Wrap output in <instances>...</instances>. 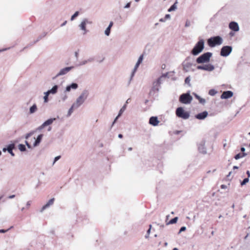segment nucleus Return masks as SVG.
I'll list each match as a JSON object with an SVG mask.
<instances>
[{
    "mask_svg": "<svg viewBox=\"0 0 250 250\" xmlns=\"http://www.w3.org/2000/svg\"><path fill=\"white\" fill-rule=\"evenodd\" d=\"M204 48V41L203 40H201L196 44L192 50L191 53L194 56L197 55L203 51Z\"/></svg>",
    "mask_w": 250,
    "mask_h": 250,
    "instance_id": "nucleus-1",
    "label": "nucleus"
},
{
    "mask_svg": "<svg viewBox=\"0 0 250 250\" xmlns=\"http://www.w3.org/2000/svg\"><path fill=\"white\" fill-rule=\"evenodd\" d=\"M88 92L86 91H83L81 95L78 98L76 103H75L72 106L70 110L73 108H76L79 106L81 105L84 101V100L87 98L88 96Z\"/></svg>",
    "mask_w": 250,
    "mask_h": 250,
    "instance_id": "nucleus-2",
    "label": "nucleus"
},
{
    "mask_svg": "<svg viewBox=\"0 0 250 250\" xmlns=\"http://www.w3.org/2000/svg\"><path fill=\"white\" fill-rule=\"evenodd\" d=\"M208 45L210 47L221 45L223 43V39L220 36H216L208 40Z\"/></svg>",
    "mask_w": 250,
    "mask_h": 250,
    "instance_id": "nucleus-3",
    "label": "nucleus"
},
{
    "mask_svg": "<svg viewBox=\"0 0 250 250\" xmlns=\"http://www.w3.org/2000/svg\"><path fill=\"white\" fill-rule=\"evenodd\" d=\"M212 56V53L210 52L205 53L196 59V62L198 63H206L209 61L210 57Z\"/></svg>",
    "mask_w": 250,
    "mask_h": 250,
    "instance_id": "nucleus-4",
    "label": "nucleus"
},
{
    "mask_svg": "<svg viewBox=\"0 0 250 250\" xmlns=\"http://www.w3.org/2000/svg\"><path fill=\"white\" fill-rule=\"evenodd\" d=\"M176 114L178 117L184 119H187L189 117V114L188 112L185 111L181 107L177 108Z\"/></svg>",
    "mask_w": 250,
    "mask_h": 250,
    "instance_id": "nucleus-5",
    "label": "nucleus"
},
{
    "mask_svg": "<svg viewBox=\"0 0 250 250\" xmlns=\"http://www.w3.org/2000/svg\"><path fill=\"white\" fill-rule=\"evenodd\" d=\"M192 100V97L188 93L182 94L179 98V101L183 104H188Z\"/></svg>",
    "mask_w": 250,
    "mask_h": 250,
    "instance_id": "nucleus-6",
    "label": "nucleus"
},
{
    "mask_svg": "<svg viewBox=\"0 0 250 250\" xmlns=\"http://www.w3.org/2000/svg\"><path fill=\"white\" fill-rule=\"evenodd\" d=\"M232 50V48L230 46H223L221 49L220 55L223 57H227L231 53Z\"/></svg>",
    "mask_w": 250,
    "mask_h": 250,
    "instance_id": "nucleus-7",
    "label": "nucleus"
},
{
    "mask_svg": "<svg viewBox=\"0 0 250 250\" xmlns=\"http://www.w3.org/2000/svg\"><path fill=\"white\" fill-rule=\"evenodd\" d=\"M197 68L200 70L212 71L214 69V67L211 64H207L204 65H199L197 67Z\"/></svg>",
    "mask_w": 250,
    "mask_h": 250,
    "instance_id": "nucleus-8",
    "label": "nucleus"
},
{
    "mask_svg": "<svg viewBox=\"0 0 250 250\" xmlns=\"http://www.w3.org/2000/svg\"><path fill=\"white\" fill-rule=\"evenodd\" d=\"M229 27L230 29L234 31L237 32L239 30V26L238 24L235 21H231L229 23Z\"/></svg>",
    "mask_w": 250,
    "mask_h": 250,
    "instance_id": "nucleus-9",
    "label": "nucleus"
},
{
    "mask_svg": "<svg viewBox=\"0 0 250 250\" xmlns=\"http://www.w3.org/2000/svg\"><path fill=\"white\" fill-rule=\"evenodd\" d=\"M233 96V92L231 91H227L224 92L221 96L222 99H227L231 98Z\"/></svg>",
    "mask_w": 250,
    "mask_h": 250,
    "instance_id": "nucleus-10",
    "label": "nucleus"
},
{
    "mask_svg": "<svg viewBox=\"0 0 250 250\" xmlns=\"http://www.w3.org/2000/svg\"><path fill=\"white\" fill-rule=\"evenodd\" d=\"M143 58H144L143 54L141 55L140 56V57H139V59H138V61H137V63H136V64L135 65V67H134V68L133 69V71L132 72V76H133L134 75L135 72L136 71V70H137V68H138L139 65L142 62L143 60Z\"/></svg>",
    "mask_w": 250,
    "mask_h": 250,
    "instance_id": "nucleus-11",
    "label": "nucleus"
},
{
    "mask_svg": "<svg viewBox=\"0 0 250 250\" xmlns=\"http://www.w3.org/2000/svg\"><path fill=\"white\" fill-rule=\"evenodd\" d=\"M208 115V112L206 111L199 113L195 116L196 118L199 120H204Z\"/></svg>",
    "mask_w": 250,
    "mask_h": 250,
    "instance_id": "nucleus-12",
    "label": "nucleus"
},
{
    "mask_svg": "<svg viewBox=\"0 0 250 250\" xmlns=\"http://www.w3.org/2000/svg\"><path fill=\"white\" fill-rule=\"evenodd\" d=\"M183 69L186 71L188 72L189 71L190 68L192 66V63L191 62H189L186 61L184 62L183 63Z\"/></svg>",
    "mask_w": 250,
    "mask_h": 250,
    "instance_id": "nucleus-13",
    "label": "nucleus"
},
{
    "mask_svg": "<svg viewBox=\"0 0 250 250\" xmlns=\"http://www.w3.org/2000/svg\"><path fill=\"white\" fill-rule=\"evenodd\" d=\"M199 150L200 152L202 153H206L207 149L205 146V142L202 141L199 145L198 146Z\"/></svg>",
    "mask_w": 250,
    "mask_h": 250,
    "instance_id": "nucleus-14",
    "label": "nucleus"
},
{
    "mask_svg": "<svg viewBox=\"0 0 250 250\" xmlns=\"http://www.w3.org/2000/svg\"><path fill=\"white\" fill-rule=\"evenodd\" d=\"M55 120V118H54V119H49L47 120L42 125H41L40 126L39 129H42L43 128H44L45 126H47V125H50L52 124L53 122V121Z\"/></svg>",
    "mask_w": 250,
    "mask_h": 250,
    "instance_id": "nucleus-15",
    "label": "nucleus"
},
{
    "mask_svg": "<svg viewBox=\"0 0 250 250\" xmlns=\"http://www.w3.org/2000/svg\"><path fill=\"white\" fill-rule=\"evenodd\" d=\"M72 68H73V67H67L63 68L60 71L58 75H64L69 72Z\"/></svg>",
    "mask_w": 250,
    "mask_h": 250,
    "instance_id": "nucleus-16",
    "label": "nucleus"
},
{
    "mask_svg": "<svg viewBox=\"0 0 250 250\" xmlns=\"http://www.w3.org/2000/svg\"><path fill=\"white\" fill-rule=\"evenodd\" d=\"M54 198H52L50 200H49L48 201V202L45 205H44L42 207V208L41 209V211H42L45 208L49 207L50 205H52L54 203Z\"/></svg>",
    "mask_w": 250,
    "mask_h": 250,
    "instance_id": "nucleus-17",
    "label": "nucleus"
},
{
    "mask_svg": "<svg viewBox=\"0 0 250 250\" xmlns=\"http://www.w3.org/2000/svg\"><path fill=\"white\" fill-rule=\"evenodd\" d=\"M78 87V84L75 83H73L71 85H68L66 87V91H69L71 88L76 89Z\"/></svg>",
    "mask_w": 250,
    "mask_h": 250,
    "instance_id": "nucleus-18",
    "label": "nucleus"
},
{
    "mask_svg": "<svg viewBox=\"0 0 250 250\" xmlns=\"http://www.w3.org/2000/svg\"><path fill=\"white\" fill-rule=\"evenodd\" d=\"M113 22L112 21H110L108 27L105 30V34L106 36H109L110 33V29L111 27L113 26Z\"/></svg>",
    "mask_w": 250,
    "mask_h": 250,
    "instance_id": "nucleus-19",
    "label": "nucleus"
},
{
    "mask_svg": "<svg viewBox=\"0 0 250 250\" xmlns=\"http://www.w3.org/2000/svg\"><path fill=\"white\" fill-rule=\"evenodd\" d=\"M177 3H178V1L176 0L175 3L168 9V11L169 12H170L171 11L176 10L177 8Z\"/></svg>",
    "mask_w": 250,
    "mask_h": 250,
    "instance_id": "nucleus-20",
    "label": "nucleus"
},
{
    "mask_svg": "<svg viewBox=\"0 0 250 250\" xmlns=\"http://www.w3.org/2000/svg\"><path fill=\"white\" fill-rule=\"evenodd\" d=\"M14 148V145L13 144L10 145L7 148V150L8 152L11 154L12 156H14V154L13 152V149Z\"/></svg>",
    "mask_w": 250,
    "mask_h": 250,
    "instance_id": "nucleus-21",
    "label": "nucleus"
},
{
    "mask_svg": "<svg viewBox=\"0 0 250 250\" xmlns=\"http://www.w3.org/2000/svg\"><path fill=\"white\" fill-rule=\"evenodd\" d=\"M193 95H194V96L195 97V98L196 99H197L200 103L202 104H205L206 103V100L205 99H203V98H201L199 95H198L197 94H195V93H193Z\"/></svg>",
    "mask_w": 250,
    "mask_h": 250,
    "instance_id": "nucleus-22",
    "label": "nucleus"
},
{
    "mask_svg": "<svg viewBox=\"0 0 250 250\" xmlns=\"http://www.w3.org/2000/svg\"><path fill=\"white\" fill-rule=\"evenodd\" d=\"M247 155V153H243L242 154L238 153L237 155H236L234 157V158L235 160H238L240 158H243Z\"/></svg>",
    "mask_w": 250,
    "mask_h": 250,
    "instance_id": "nucleus-23",
    "label": "nucleus"
},
{
    "mask_svg": "<svg viewBox=\"0 0 250 250\" xmlns=\"http://www.w3.org/2000/svg\"><path fill=\"white\" fill-rule=\"evenodd\" d=\"M168 73L163 74L158 80H157V84L161 83V82L167 77Z\"/></svg>",
    "mask_w": 250,
    "mask_h": 250,
    "instance_id": "nucleus-24",
    "label": "nucleus"
},
{
    "mask_svg": "<svg viewBox=\"0 0 250 250\" xmlns=\"http://www.w3.org/2000/svg\"><path fill=\"white\" fill-rule=\"evenodd\" d=\"M149 124L154 126L156 125V117H151L149 119Z\"/></svg>",
    "mask_w": 250,
    "mask_h": 250,
    "instance_id": "nucleus-25",
    "label": "nucleus"
},
{
    "mask_svg": "<svg viewBox=\"0 0 250 250\" xmlns=\"http://www.w3.org/2000/svg\"><path fill=\"white\" fill-rule=\"evenodd\" d=\"M57 89H58V86L55 85L53 87V88L51 90H48L47 91V94H50V93L55 94L57 92Z\"/></svg>",
    "mask_w": 250,
    "mask_h": 250,
    "instance_id": "nucleus-26",
    "label": "nucleus"
},
{
    "mask_svg": "<svg viewBox=\"0 0 250 250\" xmlns=\"http://www.w3.org/2000/svg\"><path fill=\"white\" fill-rule=\"evenodd\" d=\"M42 137V134H40L38 136L37 138L35 140V142L34 144V146H37L41 142Z\"/></svg>",
    "mask_w": 250,
    "mask_h": 250,
    "instance_id": "nucleus-27",
    "label": "nucleus"
},
{
    "mask_svg": "<svg viewBox=\"0 0 250 250\" xmlns=\"http://www.w3.org/2000/svg\"><path fill=\"white\" fill-rule=\"evenodd\" d=\"M37 110V106L35 104L34 105H33L30 108V113H34L35 111H36V110Z\"/></svg>",
    "mask_w": 250,
    "mask_h": 250,
    "instance_id": "nucleus-28",
    "label": "nucleus"
},
{
    "mask_svg": "<svg viewBox=\"0 0 250 250\" xmlns=\"http://www.w3.org/2000/svg\"><path fill=\"white\" fill-rule=\"evenodd\" d=\"M177 220H178V217H175L174 218L170 220L169 221V222L168 223H167V225L175 224L177 222Z\"/></svg>",
    "mask_w": 250,
    "mask_h": 250,
    "instance_id": "nucleus-29",
    "label": "nucleus"
},
{
    "mask_svg": "<svg viewBox=\"0 0 250 250\" xmlns=\"http://www.w3.org/2000/svg\"><path fill=\"white\" fill-rule=\"evenodd\" d=\"M80 27L81 28L82 30L85 31L86 30V22L85 21H83L81 24H80ZM86 32H84V33H85Z\"/></svg>",
    "mask_w": 250,
    "mask_h": 250,
    "instance_id": "nucleus-30",
    "label": "nucleus"
},
{
    "mask_svg": "<svg viewBox=\"0 0 250 250\" xmlns=\"http://www.w3.org/2000/svg\"><path fill=\"white\" fill-rule=\"evenodd\" d=\"M217 93V91L214 89H211L209 91L208 94L211 96H214Z\"/></svg>",
    "mask_w": 250,
    "mask_h": 250,
    "instance_id": "nucleus-31",
    "label": "nucleus"
},
{
    "mask_svg": "<svg viewBox=\"0 0 250 250\" xmlns=\"http://www.w3.org/2000/svg\"><path fill=\"white\" fill-rule=\"evenodd\" d=\"M249 181V179L248 178H245L243 180V181H242V182H241V186H244L246 184H247V183H248Z\"/></svg>",
    "mask_w": 250,
    "mask_h": 250,
    "instance_id": "nucleus-32",
    "label": "nucleus"
},
{
    "mask_svg": "<svg viewBox=\"0 0 250 250\" xmlns=\"http://www.w3.org/2000/svg\"><path fill=\"white\" fill-rule=\"evenodd\" d=\"M191 25V22L189 20H187L185 23V27H189Z\"/></svg>",
    "mask_w": 250,
    "mask_h": 250,
    "instance_id": "nucleus-33",
    "label": "nucleus"
},
{
    "mask_svg": "<svg viewBox=\"0 0 250 250\" xmlns=\"http://www.w3.org/2000/svg\"><path fill=\"white\" fill-rule=\"evenodd\" d=\"M79 15V12H76L72 16L71 18V20L73 21L76 17H77Z\"/></svg>",
    "mask_w": 250,
    "mask_h": 250,
    "instance_id": "nucleus-34",
    "label": "nucleus"
},
{
    "mask_svg": "<svg viewBox=\"0 0 250 250\" xmlns=\"http://www.w3.org/2000/svg\"><path fill=\"white\" fill-rule=\"evenodd\" d=\"M19 148L21 151H24L25 150V147L23 145H20L19 146Z\"/></svg>",
    "mask_w": 250,
    "mask_h": 250,
    "instance_id": "nucleus-35",
    "label": "nucleus"
},
{
    "mask_svg": "<svg viewBox=\"0 0 250 250\" xmlns=\"http://www.w3.org/2000/svg\"><path fill=\"white\" fill-rule=\"evenodd\" d=\"M45 96H44V102L47 103L48 102V96L49 94H47V92L45 93Z\"/></svg>",
    "mask_w": 250,
    "mask_h": 250,
    "instance_id": "nucleus-36",
    "label": "nucleus"
},
{
    "mask_svg": "<svg viewBox=\"0 0 250 250\" xmlns=\"http://www.w3.org/2000/svg\"><path fill=\"white\" fill-rule=\"evenodd\" d=\"M125 105H124L120 110L119 111V115L118 116V117L120 116L122 114V113L124 111L125 109Z\"/></svg>",
    "mask_w": 250,
    "mask_h": 250,
    "instance_id": "nucleus-37",
    "label": "nucleus"
},
{
    "mask_svg": "<svg viewBox=\"0 0 250 250\" xmlns=\"http://www.w3.org/2000/svg\"><path fill=\"white\" fill-rule=\"evenodd\" d=\"M186 230V227H182L181 228L178 233L180 234L182 232L185 231Z\"/></svg>",
    "mask_w": 250,
    "mask_h": 250,
    "instance_id": "nucleus-38",
    "label": "nucleus"
},
{
    "mask_svg": "<svg viewBox=\"0 0 250 250\" xmlns=\"http://www.w3.org/2000/svg\"><path fill=\"white\" fill-rule=\"evenodd\" d=\"M151 229V225L149 226V228L147 230L146 234L145 235L146 238H148Z\"/></svg>",
    "mask_w": 250,
    "mask_h": 250,
    "instance_id": "nucleus-39",
    "label": "nucleus"
},
{
    "mask_svg": "<svg viewBox=\"0 0 250 250\" xmlns=\"http://www.w3.org/2000/svg\"><path fill=\"white\" fill-rule=\"evenodd\" d=\"M170 18L171 16L169 14H167L165 17V19L166 20V21H167V20H170Z\"/></svg>",
    "mask_w": 250,
    "mask_h": 250,
    "instance_id": "nucleus-40",
    "label": "nucleus"
},
{
    "mask_svg": "<svg viewBox=\"0 0 250 250\" xmlns=\"http://www.w3.org/2000/svg\"><path fill=\"white\" fill-rule=\"evenodd\" d=\"M61 158V156H57L55 158V159H54V161L53 162V164H55V163L58 161L60 158Z\"/></svg>",
    "mask_w": 250,
    "mask_h": 250,
    "instance_id": "nucleus-41",
    "label": "nucleus"
},
{
    "mask_svg": "<svg viewBox=\"0 0 250 250\" xmlns=\"http://www.w3.org/2000/svg\"><path fill=\"white\" fill-rule=\"evenodd\" d=\"M8 230H9V229H6V230H5V229H0V233H4V232H6V231H7Z\"/></svg>",
    "mask_w": 250,
    "mask_h": 250,
    "instance_id": "nucleus-42",
    "label": "nucleus"
},
{
    "mask_svg": "<svg viewBox=\"0 0 250 250\" xmlns=\"http://www.w3.org/2000/svg\"><path fill=\"white\" fill-rule=\"evenodd\" d=\"M190 82V79L188 78V77H187L186 79H185V83H189Z\"/></svg>",
    "mask_w": 250,
    "mask_h": 250,
    "instance_id": "nucleus-43",
    "label": "nucleus"
},
{
    "mask_svg": "<svg viewBox=\"0 0 250 250\" xmlns=\"http://www.w3.org/2000/svg\"><path fill=\"white\" fill-rule=\"evenodd\" d=\"M245 150H246L245 148L244 147H242L241 148V150L242 152H243V153H245L244 152H245Z\"/></svg>",
    "mask_w": 250,
    "mask_h": 250,
    "instance_id": "nucleus-44",
    "label": "nucleus"
},
{
    "mask_svg": "<svg viewBox=\"0 0 250 250\" xmlns=\"http://www.w3.org/2000/svg\"><path fill=\"white\" fill-rule=\"evenodd\" d=\"M247 174L248 175V178H249V177H250V172L249 171H247Z\"/></svg>",
    "mask_w": 250,
    "mask_h": 250,
    "instance_id": "nucleus-45",
    "label": "nucleus"
},
{
    "mask_svg": "<svg viewBox=\"0 0 250 250\" xmlns=\"http://www.w3.org/2000/svg\"><path fill=\"white\" fill-rule=\"evenodd\" d=\"M30 205H31V202H30V201H28V202H27V206L28 208H29V206H30Z\"/></svg>",
    "mask_w": 250,
    "mask_h": 250,
    "instance_id": "nucleus-46",
    "label": "nucleus"
},
{
    "mask_svg": "<svg viewBox=\"0 0 250 250\" xmlns=\"http://www.w3.org/2000/svg\"><path fill=\"white\" fill-rule=\"evenodd\" d=\"M15 195H10L9 196V198L11 199V198L15 197Z\"/></svg>",
    "mask_w": 250,
    "mask_h": 250,
    "instance_id": "nucleus-47",
    "label": "nucleus"
},
{
    "mask_svg": "<svg viewBox=\"0 0 250 250\" xmlns=\"http://www.w3.org/2000/svg\"><path fill=\"white\" fill-rule=\"evenodd\" d=\"M160 21H162V22H164V21H166V20H165V18H164V19H161L160 20Z\"/></svg>",
    "mask_w": 250,
    "mask_h": 250,
    "instance_id": "nucleus-48",
    "label": "nucleus"
},
{
    "mask_svg": "<svg viewBox=\"0 0 250 250\" xmlns=\"http://www.w3.org/2000/svg\"><path fill=\"white\" fill-rule=\"evenodd\" d=\"M26 145L27 146H28L29 148H30V147H31V146H30V145L29 144V143H28L27 141L26 142Z\"/></svg>",
    "mask_w": 250,
    "mask_h": 250,
    "instance_id": "nucleus-49",
    "label": "nucleus"
},
{
    "mask_svg": "<svg viewBox=\"0 0 250 250\" xmlns=\"http://www.w3.org/2000/svg\"><path fill=\"white\" fill-rule=\"evenodd\" d=\"M166 68V65L165 64H163L162 65V69H165Z\"/></svg>",
    "mask_w": 250,
    "mask_h": 250,
    "instance_id": "nucleus-50",
    "label": "nucleus"
},
{
    "mask_svg": "<svg viewBox=\"0 0 250 250\" xmlns=\"http://www.w3.org/2000/svg\"><path fill=\"white\" fill-rule=\"evenodd\" d=\"M118 137L120 138H123V135L121 134H119Z\"/></svg>",
    "mask_w": 250,
    "mask_h": 250,
    "instance_id": "nucleus-51",
    "label": "nucleus"
},
{
    "mask_svg": "<svg viewBox=\"0 0 250 250\" xmlns=\"http://www.w3.org/2000/svg\"><path fill=\"white\" fill-rule=\"evenodd\" d=\"M221 188H226V186L225 185H222L221 186Z\"/></svg>",
    "mask_w": 250,
    "mask_h": 250,
    "instance_id": "nucleus-52",
    "label": "nucleus"
},
{
    "mask_svg": "<svg viewBox=\"0 0 250 250\" xmlns=\"http://www.w3.org/2000/svg\"><path fill=\"white\" fill-rule=\"evenodd\" d=\"M233 168L234 169H238V167L237 166H234V167H233Z\"/></svg>",
    "mask_w": 250,
    "mask_h": 250,
    "instance_id": "nucleus-53",
    "label": "nucleus"
},
{
    "mask_svg": "<svg viewBox=\"0 0 250 250\" xmlns=\"http://www.w3.org/2000/svg\"><path fill=\"white\" fill-rule=\"evenodd\" d=\"M130 6V3H127L125 7H129Z\"/></svg>",
    "mask_w": 250,
    "mask_h": 250,
    "instance_id": "nucleus-54",
    "label": "nucleus"
},
{
    "mask_svg": "<svg viewBox=\"0 0 250 250\" xmlns=\"http://www.w3.org/2000/svg\"><path fill=\"white\" fill-rule=\"evenodd\" d=\"M66 22H67L66 21H64V22L62 24V26H63V25H64L66 24Z\"/></svg>",
    "mask_w": 250,
    "mask_h": 250,
    "instance_id": "nucleus-55",
    "label": "nucleus"
},
{
    "mask_svg": "<svg viewBox=\"0 0 250 250\" xmlns=\"http://www.w3.org/2000/svg\"><path fill=\"white\" fill-rule=\"evenodd\" d=\"M231 174V172H229L227 176L229 177V176H230Z\"/></svg>",
    "mask_w": 250,
    "mask_h": 250,
    "instance_id": "nucleus-56",
    "label": "nucleus"
},
{
    "mask_svg": "<svg viewBox=\"0 0 250 250\" xmlns=\"http://www.w3.org/2000/svg\"><path fill=\"white\" fill-rule=\"evenodd\" d=\"M6 150H7V148H4L3 149V151L4 152H5V151H6Z\"/></svg>",
    "mask_w": 250,
    "mask_h": 250,
    "instance_id": "nucleus-57",
    "label": "nucleus"
},
{
    "mask_svg": "<svg viewBox=\"0 0 250 250\" xmlns=\"http://www.w3.org/2000/svg\"><path fill=\"white\" fill-rule=\"evenodd\" d=\"M173 250H179L177 248H175L173 249Z\"/></svg>",
    "mask_w": 250,
    "mask_h": 250,
    "instance_id": "nucleus-58",
    "label": "nucleus"
},
{
    "mask_svg": "<svg viewBox=\"0 0 250 250\" xmlns=\"http://www.w3.org/2000/svg\"><path fill=\"white\" fill-rule=\"evenodd\" d=\"M230 35L231 36H233V33H232L230 32Z\"/></svg>",
    "mask_w": 250,
    "mask_h": 250,
    "instance_id": "nucleus-59",
    "label": "nucleus"
},
{
    "mask_svg": "<svg viewBox=\"0 0 250 250\" xmlns=\"http://www.w3.org/2000/svg\"><path fill=\"white\" fill-rule=\"evenodd\" d=\"M234 207H235L234 205V204H233V205H232V208H234Z\"/></svg>",
    "mask_w": 250,
    "mask_h": 250,
    "instance_id": "nucleus-60",
    "label": "nucleus"
},
{
    "mask_svg": "<svg viewBox=\"0 0 250 250\" xmlns=\"http://www.w3.org/2000/svg\"><path fill=\"white\" fill-rule=\"evenodd\" d=\"M210 172H211V171H210V170H209V171H208L207 172V173H209Z\"/></svg>",
    "mask_w": 250,
    "mask_h": 250,
    "instance_id": "nucleus-61",
    "label": "nucleus"
},
{
    "mask_svg": "<svg viewBox=\"0 0 250 250\" xmlns=\"http://www.w3.org/2000/svg\"><path fill=\"white\" fill-rule=\"evenodd\" d=\"M164 225H161L160 226L161 227H164Z\"/></svg>",
    "mask_w": 250,
    "mask_h": 250,
    "instance_id": "nucleus-62",
    "label": "nucleus"
},
{
    "mask_svg": "<svg viewBox=\"0 0 250 250\" xmlns=\"http://www.w3.org/2000/svg\"><path fill=\"white\" fill-rule=\"evenodd\" d=\"M167 243H165V245L167 246Z\"/></svg>",
    "mask_w": 250,
    "mask_h": 250,
    "instance_id": "nucleus-63",
    "label": "nucleus"
},
{
    "mask_svg": "<svg viewBox=\"0 0 250 250\" xmlns=\"http://www.w3.org/2000/svg\"><path fill=\"white\" fill-rule=\"evenodd\" d=\"M221 217H222V216L220 215V216H219V218H221Z\"/></svg>",
    "mask_w": 250,
    "mask_h": 250,
    "instance_id": "nucleus-64",
    "label": "nucleus"
}]
</instances>
